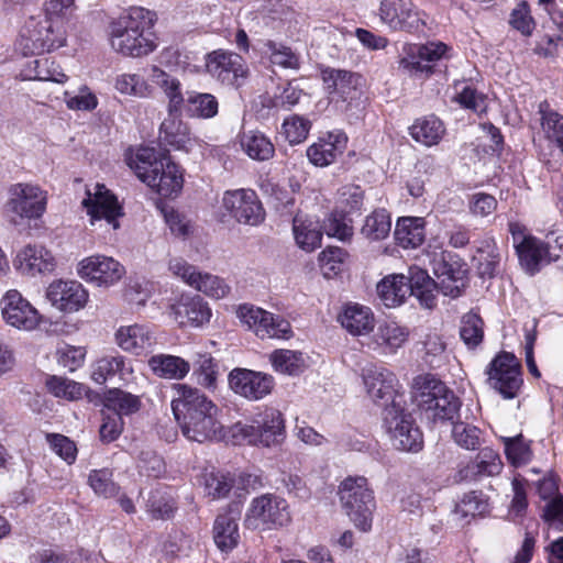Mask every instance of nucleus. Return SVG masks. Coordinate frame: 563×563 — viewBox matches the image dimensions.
Here are the masks:
<instances>
[{"label":"nucleus","instance_id":"f257e3e1","mask_svg":"<svg viewBox=\"0 0 563 563\" xmlns=\"http://www.w3.org/2000/svg\"><path fill=\"white\" fill-rule=\"evenodd\" d=\"M175 388L178 396L173 399L172 409L183 434L199 443L221 439L220 408L198 388L185 384Z\"/></svg>","mask_w":563,"mask_h":563},{"label":"nucleus","instance_id":"f03ea898","mask_svg":"<svg viewBox=\"0 0 563 563\" xmlns=\"http://www.w3.org/2000/svg\"><path fill=\"white\" fill-rule=\"evenodd\" d=\"M155 13L142 7H132L128 13L111 23V47L124 56L141 57L156 48L151 29Z\"/></svg>","mask_w":563,"mask_h":563},{"label":"nucleus","instance_id":"7ed1b4c3","mask_svg":"<svg viewBox=\"0 0 563 563\" xmlns=\"http://www.w3.org/2000/svg\"><path fill=\"white\" fill-rule=\"evenodd\" d=\"M129 166L140 180L163 197L177 195L183 188L184 179L179 166L167 156L157 158L154 148H139L134 157L129 159Z\"/></svg>","mask_w":563,"mask_h":563},{"label":"nucleus","instance_id":"20e7f679","mask_svg":"<svg viewBox=\"0 0 563 563\" xmlns=\"http://www.w3.org/2000/svg\"><path fill=\"white\" fill-rule=\"evenodd\" d=\"M66 31L64 25L51 18H30L16 41V48L23 55H35L64 46Z\"/></svg>","mask_w":563,"mask_h":563},{"label":"nucleus","instance_id":"39448f33","mask_svg":"<svg viewBox=\"0 0 563 563\" xmlns=\"http://www.w3.org/2000/svg\"><path fill=\"white\" fill-rule=\"evenodd\" d=\"M340 501L356 528L366 532L372 528L375 500L367 479L363 476L347 477L339 487Z\"/></svg>","mask_w":563,"mask_h":563},{"label":"nucleus","instance_id":"423d86ee","mask_svg":"<svg viewBox=\"0 0 563 563\" xmlns=\"http://www.w3.org/2000/svg\"><path fill=\"white\" fill-rule=\"evenodd\" d=\"M289 521L287 501L274 494H263L253 498L244 516L245 528L261 532L279 529Z\"/></svg>","mask_w":563,"mask_h":563},{"label":"nucleus","instance_id":"0eeeda50","mask_svg":"<svg viewBox=\"0 0 563 563\" xmlns=\"http://www.w3.org/2000/svg\"><path fill=\"white\" fill-rule=\"evenodd\" d=\"M449 47L442 42L405 44L399 57V69L417 79L429 78L439 60L448 57Z\"/></svg>","mask_w":563,"mask_h":563},{"label":"nucleus","instance_id":"6e6552de","mask_svg":"<svg viewBox=\"0 0 563 563\" xmlns=\"http://www.w3.org/2000/svg\"><path fill=\"white\" fill-rule=\"evenodd\" d=\"M384 426L393 445L400 451L418 452L422 449L423 438L410 413H406L399 404L384 409Z\"/></svg>","mask_w":563,"mask_h":563},{"label":"nucleus","instance_id":"1a4fd4ad","mask_svg":"<svg viewBox=\"0 0 563 563\" xmlns=\"http://www.w3.org/2000/svg\"><path fill=\"white\" fill-rule=\"evenodd\" d=\"M236 316L261 339H289L292 335L288 320L253 305L239 306Z\"/></svg>","mask_w":563,"mask_h":563},{"label":"nucleus","instance_id":"9d476101","mask_svg":"<svg viewBox=\"0 0 563 563\" xmlns=\"http://www.w3.org/2000/svg\"><path fill=\"white\" fill-rule=\"evenodd\" d=\"M486 373L489 385L504 398L512 399L517 396L523 380L520 362L512 353L501 352L496 355Z\"/></svg>","mask_w":563,"mask_h":563},{"label":"nucleus","instance_id":"9b49d317","mask_svg":"<svg viewBox=\"0 0 563 563\" xmlns=\"http://www.w3.org/2000/svg\"><path fill=\"white\" fill-rule=\"evenodd\" d=\"M168 269L187 285L211 298H223L230 291V286L222 278L210 273L199 272L184 258L175 257L169 260Z\"/></svg>","mask_w":563,"mask_h":563},{"label":"nucleus","instance_id":"f8f14e48","mask_svg":"<svg viewBox=\"0 0 563 563\" xmlns=\"http://www.w3.org/2000/svg\"><path fill=\"white\" fill-rule=\"evenodd\" d=\"M241 432L250 444L277 445L285 438L283 416L274 408L266 409L257 415L251 424H245Z\"/></svg>","mask_w":563,"mask_h":563},{"label":"nucleus","instance_id":"ddd939ff","mask_svg":"<svg viewBox=\"0 0 563 563\" xmlns=\"http://www.w3.org/2000/svg\"><path fill=\"white\" fill-rule=\"evenodd\" d=\"M82 207L90 218L91 225L104 220L113 230L120 228L119 218L123 216L122 207L117 197L101 184H96L93 191L87 189Z\"/></svg>","mask_w":563,"mask_h":563},{"label":"nucleus","instance_id":"4468645a","mask_svg":"<svg viewBox=\"0 0 563 563\" xmlns=\"http://www.w3.org/2000/svg\"><path fill=\"white\" fill-rule=\"evenodd\" d=\"M8 210L20 219H38L47 205V192L37 185L15 184L10 190Z\"/></svg>","mask_w":563,"mask_h":563},{"label":"nucleus","instance_id":"2eb2a0df","mask_svg":"<svg viewBox=\"0 0 563 563\" xmlns=\"http://www.w3.org/2000/svg\"><path fill=\"white\" fill-rule=\"evenodd\" d=\"M222 203L224 209L240 223L257 225L265 218L264 209L254 190L225 191Z\"/></svg>","mask_w":563,"mask_h":563},{"label":"nucleus","instance_id":"dca6fc26","mask_svg":"<svg viewBox=\"0 0 563 563\" xmlns=\"http://www.w3.org/2000/svg\"><path fill=\"white\" fill-rule=\"evenodd\" d=\"M1 314L4 322L24 331L35 329L41 314L18 290H9L0 300Z\"/></svg>","mask_w":563,"mask_h":563},{"label":"nucleus","instance_id":"f3484780","mask_svg":"<svg viewBox=\"0 0 563 563\" xmlns=\"http://www.w3.org/2000/svg\"><path fill=\"white\" fill-rule=\"evenodd\" d=\"M380 20L395 31H419L424 21L411 0H382Z\"/></svg>","mask_w":563,"mask_h":563},{"label":"nucleus","instance_id":"a211bd4d","mask_svg":"<svg viewBox=\"0 0 563 563\" xmlns=\"http://www.w3.org/2000/svg\"><path fill=\"white\" fill-rule=\"evenodd\" d=\"M206 68L213 78L228 86H239V80L246 76V67L241 55L221 49L209 53Z\"/></svg>","mask_w":563,"mask_h":563},{"label":"nucleus","instance_id":"6ab92c4d","mask_svg":"<svg viewBox=\"0 0 563 563\" xmlns=\"http://www.w3.org/2000/svg\"><path fill=\"white\" fill-rule=\"evenodd\" d=\"M229 385L235 394L249 400H260L271 394L274 378L262 372L234 368L229 374Z\"/></svg>","mask_w":563,"mask_h":563},{"label":"nucleus","instance_id":"aec40b11","mask_svg":"<svg viewBox=\"0 0 563 563\" xmlns=\"http://www.w3.org/2000/svg\"><path fill=\"white\" fill-rule=\"evenodd\" d=\"M363 382L368 396L376 404L387 408L397 404L395 400L397 378L389 369L369 365L363 368Z\"/></svg>","mask_w":563,"mask_h":563},{"label":"nucleus","instance_id":"412c9836","mask_svg":"<svg viewBox=\"0 0 563 563\" xmlns=\"http://www.w3.org/2000/svg\"><path fill=\"white\" fill-rule=\"evenodd\" d=\"M79 275L98 286H111L125 274L124 267L114 258L95 255L82 260L79 264Z\"/></svg>","mask_w":563,"mask_h":563},{"label":"nucleus","instance_id":"4be33fe9","mask_svg":"<svg viewBox=\"0 0 563 563\" xmlns=\"http://www.w3.org/2000/svg\"><path fill=\"white\" fill-rule=\"evenodd\" d=\"M47 299L60 311H78L88 300V292L76 280L53 282L46 291Z\"/></svg>","mask_w":563,"mask_h":563},{"label":"nucleus","instance_id":"5701e85b","mask_svg":"<svg viewBox=\"0 0 563 563\" xmlns=\"http://www.w3.org/2000/svg\"><path fill=\"white\" fill-rule=\"evenodd\" d=\"M322 79L328 92L343 101L357 98L363 87L361 75L344 69L327 68Z\"/></svg>","mask_w":563,"mask_h":563},{"label":"nucleus","instance_id":"b1692460","mask_svg":"<svg viewBox=\"0 0 563 563\" xmlns=\"http://www.w3.org/2000/svg\"><path fill=\"white\" fill-rule=\"evenodd\" d=\"M170 316L179 325L200 327L209 322L211 310L199 296H181L170 306Z\"/></svg>","mask_w":563,"mask_h":563},{"label":"nucleus","instance_id":"393cba45","mask_svg":"<svg viewBox=\"0 0 563 563\" xmlns=\"http://www.w3.org/2000/svg\"><path fill=\"white\" fill-rule=\"evenodd\" d=\"M346 144L347 137L343 132H331L307 148V157L312 165L325 167L343 154Z\"/></svg>","mask_w":563,"mask_h":563},{"label":"nucleus","instance_id":"a878e982","mask_svg":"<svg viewBox=\"0 0 563 563\" xmlns=\"http://www.w3.org/2000/svg\"><path fill=\"white\" fill-rule=\"evenodd\" d=\"M338 321L352 335H366L375 327L371 308L356 302L346 303L338 316Z\"/></svg>","mask_w":563,"mask_h":563},{"label":"nucleus","instance_id":"bb28decb","mask_svg":"<svg viewBox=\"0 0 563 563\" xmlns=\"http://www.w3.org/2000/svg\"><path fill=\"white\" fill-rule=\"evenodd\" d=\"M409 332L396 322H385L367 343L368 349L383 355L394 354L407 340Z\"/></svg>","mask_w":563,"mask_h":563},{"label":"nucleus","instance_id":"cd10ccee","mask_svg":"<svg viewBox=\"0 0 563 563\" xmlns=\"http://www.w3.org/2000/svg\"><path fill=\"white\" fill-rule=\"evenodd\" d=\"M15 266L23 274H42L54 269V257L41 245H26L16 255Z\"/></svg>","mask_w":563,"mask_h":563},{"label":"nucleus","instance_id":"c85d7f7f","mask_svg":"<svg viewBox=\"0 0 563 563\" xmlns=\"http://www.w3.org/2000/svg\"><path fill=\"white\" fill-rule=\"evenodd\" d=\"M115 339L121 349L136 355L146 352L156 342L151 329L142 324L121 327L115 333Z\"/></svg>","mask_w":563,"mask_h":563},{"label":"nucleus","instance_id":"c756f323","mask_svg":"<svg viewBox=\"0 0 563 563\" xmlns=\"http://www.w3.org/2000/svg\"><path fill=\"white\" fill-rule=\"evenodd\" d=\"M178 114L168 113V117L162 122L159 140L162 144L169 145L175 150L189 151L192 139L188 126L178 118Z\"/></svg>","mask_w":563,"mask_h":563},{"label":"nucleus","instance_id":"7c9ffc66","mask_svg":"<svg viewBox=\"0 0 563 563\" xmlns=\"http://www.w3.org/2000/svg\"><path fill=\"white\" fill-rule=\"evenodd\" d=\"M151 80L167 98L168 113H179L181 106L185 103L180 81L156 66L152 68Z\"/></svg>","mask_w":563,"mask_h":563},{"label":"nucleus","instance_id":"2f4dec72","mask_svg":"<svg viewBox=\"0 0 563 563\" xmlns=\"http://www.w3.org/2000/svg\"><path fill=\"white\" fill-rule=\"evenodd\" d=\"M23 75L29 80L52 81L56 84H65L68 79V76L60 66L48 57L27 62L24 66Z\"/></svg>","mask_w":563,"mask_h":563},{"label":"nucleus","instance_id":"473e14b6","mask_svg":"<svg viewBox=\"0 0 563 563\" xmlns=\"http://www.w3.org/2000/svg\"><path fill=\"white\" fill-rule=\"evenodd\" d=\"M410 289L408 277L402 274L386 276L377 284V294L386 307L402 303Z\"/></svg>","mask_w":563,"mask_h":563},{"label":"nucleus","instance_id":"72a5a7b5","mask_svg":"<svg viewBox=\"0 0 563 563\" xmlns=\"http://www.w3.org/2000/svg\"><path fill=\"white\" fill-rule=\"evenodd\" d=\"M148 366L156 376L166 379H181L190 371V365L187 361L168 354L153 355L148 360Z\"/></svg>","mask_w":563,"mask_h":563},{"label":"nucleus","instance_id":"f704fd0d","mask_svg":"<svg viewBox=\"0 0 563 563\" xmlns=\"http://www.w3.org/2000/svg\"><path fill=\"white\" fill-rule=\"evenodd\" d=\"M409 133L416 142L424 146H432L442 140L445 128L439 118L429 115L416 120L409 128Z\"/></svg>","mask_w":563,"mask_h":563},{"label":"nucleus","instance_id":"c9c22d12","mask_svg":"<svg viewBox=\"0 0 563 563\" xmlns=\"http://www.w3.org/2000/svg\"><path fill=\"white\" fill-rule=\"evenodd\" d=\"M395 240L404 249H415L424 241V227L420 218H400L395 228Z\"/></svg>","mask_w":563,"mask_h":563},{"label":"nucleus","instance_id":"e433bc0d","mask_svg":"<svg viewBox=\"0 0 563 563\" xmlns=\"http://www.w3.org/2000/svg\"><path fill=\"white\" fill-rule=\"evenodd\" d=\"M461 407L460 399L449 388L439 395L431 404L430 408H423L428 419L433 422H453L454 418L459 415Z\"/></svg>","mask_w":563,"mask_h":563},{"label":"nucleus","instance_id":"4c0bfd02","mask_svg":"<svg viewBox=\"0 0 563 563\" xmlns=\"http://www.w3.org/2000/svg\"><path fill=\"white\" fill-rule=\"evenodd\" d=\"M516 251L521 266L530 274L537 273L541 265L549 264L544 242L536 238L521 242Z\"/></svg>","mask_w":563,"mask_h":563},{"label":"nucleus","instance_id":"58836bf2","mask_svg":"<svg viewBox=\"0 0 563 563\" xmlns=\"http://www.w3.org/2000/svg\"><path fill=\"white\" fill-rule=\"evenodd\" d=\"M213 539L221 551H231L239 543L240 534L235 517L231 514L219 515L213 526Z\"/></svg>","mask_w":563,"mask_h":563},{"label":"nucleus","instance_id":"ea45409f","mask_svg":"<svg viewBox=\"0 0 563 563\" xmlns=\"http://www.w3.org/2000/svg\"><path fill=\"white\" fill-rule=\"evenodd\" d=\"M240 143L247 156L255 161H268L275 154L274 144L264 133L258 131L244 132Z\"/></svg>","mask_w":563,"mask_h":563},{"label":"nucleus","instance_id":"a19ab883","mask_svg":"<svg viewBox=\"0 0 563 563\" xmlns=\"http://www.w3.org/2000/svg\"><path fill=\"white\" fill-rule=\"evenodd\" d=\"M292 231L297 245L311 252L320 246L322 233L316 222L297 214L292 220Z\"/></svg>","mask_w":563,"mask_h":563},{"label":"nucleus","instance_id":"79ce46f5","mask_svg":"<svg viewBox=\"0 0 563 563\" xmlns=\"http://www.w3.org/2000/svg\"><path fill=\"white\" fill-rule=\"evenodd\" d=\"M448 387L433 375H420L413 379L415 399L422 410L430 408V404L439 396L443 395Z\"/></svg>","mask_w":563,"mask_h":563},{"label":"nucleus","instance_id":"37998d69","mask_svg":"<svg viewBox=\"0 0 563 563\" xmlns=\"http://www.w3.org/2000/svg\"><path fill=\"white\" fill-rule=\"evenodd\" d=\"M473 260L477 263L476 269L482 278H493L500 262V254L494 240L482 241Z\"/></svg>","mask_w":563,"mask_h":563},{"label":"nucleus","instance_id":"c03bdc74","mask_svg":"<svg viewBox=\"0 0 563 563\" xmlns=\"http://www.w3.org/2000/svg\"><path fill=\"white\" fill-rule=\"evenodd\" d=\"M541 114V128L545 137L554 142L563 152V115L550 108L548 102H541L539 106Z\"/></svg>","mask_w":563,"mask_h":563},{"label":"nucleus","instance_id":"a18cd8bd","mask_svg":"<svg viewBox=\"0 0 563 563\" xmlns=\"http://www.w3.org/2000/svg\"><path fill=\"white\" fill-rule=\"evenodd\" d=\"M141 401L136 396L118 388L109 390L104 397L106 410L119 415L120 418L139 411Z\"/></svg>","mask_w":563,"mask_h":563},{"label":"nucleus","instance_id":"49530a36","mask_svg":"<svg viewBox=\"0 0 563 563\" xmlns=\"http://www.w3.org/2000/svg\"><path fill=\"white\" fill-rule=\"evenodd\" d=\"M275 371L287 375H299L306 367L303 354L292 350H276L271 354Z\"/></svg>","mask_w":563,"mask_h":563},{"label":"nucleus","instance_id":"de8ad7c7","mask_svg":"<svg viewBox=\"0 0 563 563\" xmlns=\"http://www.w3.org/2000/svg\"><path fill=\"white\" fill-rule=\"evenodd\" d=\"M503 463L499 455L490 448H484L479 451L474 463L465 468V477L468 474L473 476H494L500 473Z\"/></svg>","mask_w":563,"mask_h":563},{"label":"nucleus","instance_id":"09e8293b","mask_svg":"<svg viewBox=\"0 0 563 563\" xmlns=\"http://www.w3.org/2000/svg\"><path fill=\"white\" fill-rule=\"evenodd\" d=\"M465 271L453 268L452 265L443 263L441 267L434 269V274L440 279L439 287L445 296L452 298L459 297L464 287Z\"/></svg>","mask_w":563,"mask_h":563},{"label":"nucleus","instance_id":"8fccbe9b","mask_svg":"<svg viewBox=\"0 0 563 563\" xmlns=\"http://www.w3.org/2000/svg\"><path fill=\"white\" fill-rule=\"evenodd\" d=\"M390 229V216L385 209H377L366 217L361 232L371 241H379L388 236Z\"/></svg>","mask_w":563,"mask_h":563},{"label":"nucleus","instance_id":"3c124183","mask_svg":"<svg viewBox=\"0 0 563 563\" xmlns=\"http://www.w3.org/2000/svg\"><path fill=\"white\" fill-rule=\"evenodd\" d=\"M184 104L186 112L191 117L209 119L218 113V101L210 93H188Z\"/></svg>","mask_w":563,"mask_h":563},{"label":"nucleus","instance_id":"603ef678","mask_svg":"<svg viewBox=\"0 0 563 563\" xmlns=\"http://www.w3.org/2000/svg\"><path fill=\"white\" fill-rule=\"evenodd\" d=\"M124 372H131V368L126 367L125 358L121 355H109L97 361L91 377L96 383L103 384L117 374L123 376Z\"/></svg>","mask_w":563,"mask_h":563},{"label":"nucleus","instance_id":"864d4df0","mask_svg":"<svg viewBox=\"0 0 563 563\" xmlns=\"http://www.w3.org/2000/svg\"><path fill=\"white\" fill-rule=\"evenodd\" d=\"M483 325L482 318L474 312H468L462 317L460 336L468 349H475L482 343L484 338Z\"/></svg>","mask_w":563,"mask_h":563},{"label":"nucleus","instance_id":"5fc2aeb1","mask_svg":"<svg viewBox=\"0 0 563 563\" xmlns=\"http://www.w3.org/2000/svg\"><path fill=\"white\" fill-rule=\"evenodd\" d=\"M206 495L213 499L227 497L233 487V479L221 472H207L202 475Z\"/></svg>","mask_w":563,"mask_h":563},{"label":"nucleus","instance_id":"6e6d98bb","mask_svg":"<svg viewBox=\"0 0 563 563\" xmlns=\"http://www.w3.org/2000/svg\"><path fill=\"white\" fill-rule=\"evenodd\" d=\"M503 442L505 445V454L512 465L519 466L530 462L532 452L522 434L512 438H503Z\"/></svg>","mask_w":563,"mask_h":563},{"label":"nucleus","instance_id":"4d7b16f0","mask_svg":"<svg viewBox=\"0 0 563 563\" xmlns=\"http://www.w3.org/2000/svg\"><path fill=\"white\" fill-rule=\"evenodd\" d=\"M89 486L95 494L104 498H111L119 494L120 487L112 479L109 468L93 470L88 477Z\"/></svg>","mask_w":563,"mask_h":563},{"label":"nucleus","instance_id":"13d9d810","mask_svg":"<svg viewBox=\"0 0 563 563\" xmlns=\"http://www.w3.org/2000/svg\"><path fill=\"white\" fill-rule=\"evenodd\" d=\"M115 89L123 93L140 98L151 95V87L145 79L137 74H122L115 79Z\"/></svg>","mask_w":563,"mask_h":563},{"label":"nucleus","instance_id":"bf43d9fd","mask_svg":"<svg viewBox=\"0 0 563 563\" xmlns=\"http://www.w3.org/2000/svg\"><path fill=\"white\" fill-rule=\"evenodd\" d=\"M265 47L269 53V59L273 64L284 68H299V55L289 46L269 40L265 43Z\"/></svg>","mask_w":563,"mask_h":563},{"label":"nucleus","instance_id":"052dcab7","mask_svg":"<svg viewBox=\"0 0 563 563\" xmlns=\"http://www.w3.org/2000/svg\"><path fill=\"white\" fill-rule=\"evenodd\" d=\"M311 129V122L298 114L286 118L282 125L283 134L290 144L303 142Z\"/></svg>","mask_w":563,"mask_h":563},{"label":"nucleus","instance_id":"680f3d73","mask_svg":"<svg viewBox=\"0 0 563 563\" xmlns=\"http://www.w3.org/2000/svg\"><path fill=\"white\" fill-rule=\"evenodd\" d=\"M509 24L523 36H530L536 29V21L527 1H520L511 11Z\"/></svg>","mask_w":563,"mask_h":563},{"label":"nucleus","instance_id":"e2e57ef3","mask_svg":"<svg viewBox=\"0 0 563 563\" xmlns=\"http://www.w3.org/2000/svg\"><path fill=\"white\" fill-rule=\"evenodd\" d=\"M346 253L341 247L329 246L319 254V265L324 277L331 278L341 271Z\"/></svg>","mask_w":563,"mask_h":563},{"label":"nucleus","instance_id":"0e129e2a","mask_svg":"<svg viewBox=\"0 0 563 563\" xmlns=\"http://www.w3.org/2000/svg\"><path fill=\"white\" fill-rule=\"evenodd\" d=\"M488 509V503L482 492H470L465 494L456 505V512L464 517L483 515Z\"/></svg>","mask_w":563,"mask_h":563},{"label":"nucleus","instance_id":"69168bd1","mask_svg":"<svg viewBox=\"0 0 563 563\" xmlns=\"http://www.w3.org/2000/svg\"><path fill=\"white\" fill-rule=\"evenodd\" d=\"M481 430L464 422H453L452 437L462 448L476 450L481 444Z\"/></svg>","mask_w":563,"mask_h":563},{"label":"nucleus","instance_id":"338daca9","mask_svg":"<svg viewBox=\"0 0 563 563\" xmlns=\"http://www.w3.org/2000/svg\"><path fill=\"white\" fill-rule=\"evenodd\" d=\"M46 385L57 397L76 399L81 395V385L64 377L52 376L47 379Z\"/></svg>","mask_w":563,"mask_h":563},{"label":"nucleus","instance_id":"774afa93","mask_svg":"<svg viewBox=\"0 0 563 563\" xmlns=\"http://www.w3.org/2000/svg\"><path fill=\"white\" fill-rule=\"evenodd\" d=\"M194 371L201 385L210 387L216 382L217 364L209 354H198L194 362Z\"/></svg>","mask_w":563,"mask_h":563}]
</instances>
